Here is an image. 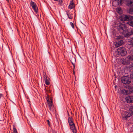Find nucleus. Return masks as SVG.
<instances>
[{
  "mask_svg": "<svg viewBox=\"0 0 133 133\" xmlns=\"http://www.w3.org/2000/svg\"><path fill=\"white\" fill-rule=\"evenodd\" d=\"M131 113H129L126 111H123L122 113V118L125 120H127V118L130 117L131 115H133V106L131 107L130 109Z\"/></svg>",
  "mask_w": 133,
  "mask_h": 133,
  "instance_id": "f257e3e1",
  "label": "nucleus"
},
{
  "mask_svg": "<svg viewBox=\"0 0 133 133\" xmlns=\"http://www.w3.org/2000/svg\"><path fill=\"white\" fill-rule=\"evenodd\" d=\"M118 55L121 56H125L127 53V52L125 48L119 47L117 49Z\"/></svg>",
  "mask_w": 133,
  "mask_h": 133,
  "instance_id": "f03ea898",
  "label": "nucleus"
},
{
  "mask_svg": "<svg viewBox=\"0 0 133 133\" xmlns=\"http://www.w3.org/2000/svg\"><path fill=\"white\" fill-rule=\"evenodd\" d=\"M121 81L123 83L125 84H129L130 82L129 77L126 76H124L122 78Z\"/></svg>",
  "mask_w": 133,
  "mask_h": 133,
  "instance_id": "7ed1b4c3",
  "label": "nucleus"
},
{
  "mask_svg": "<svg viewBox=\"0 0 133 133\" xmlns=\"http://www.w3.org/2000/svg\"><path fill=\"white\" fill-rule=\"evenodd\" d=\"M30 5L32 7L33 9L36 12H37L38 11V7L36 5V3L33 2L31 1L30 3Z\"/></svg>",
  "mask_w": 133,
  "mask_h": 133,
  "instance_id": "20e7f679",
  "label": "nucleus"
},
{
  "mask_svg": "<svg viewBox=\"0 0 133 133\" xmlns=\"http://www.w3.org/2000/svg\"><path fill=\"white\" fill-rule=\"evenodd\" d=\"M125 30V26L124 24H120L118 28V30L121 33H123Z\"/></svg>",
  "mask_w": 133,
  "mask_h": 133,
  "instance_id": "39448f33",
  "label": "nucleus"
},
{
  "mask_svg": "<svg viewBox=\"0 0 133 133\" xmlns=\"http://www.w3.org/2000/svg\"><path fill=\"white\" fill-rule=\"evenodd\" d=\"M125 4L129 7L133 6V0H126Z\"/></svg>",
  "mask_w": 133,
  "mask_h": 133,
  "instance_id": "423d86ee",
  "label": "nucleus"
},
{
  "mask_svg": "<svg viewBox=\"0 0 133 133\" xmlns=\"http://www.w3.org/2000/svg\"><path fill=\"white\" fill-rule=\"evenodd\" d=\"M125 100L128 103H132L133 102V96H128L125 98Z\"/></svg>",
  "mask_w": 133,
  "mask_h": 133,
  "instance_id": "0eeeda50",
  "label": "nucleus"
},
{
  "mask_svg": "<svg viewBox=\"0 0 133 133\" xmlns=\"http://www.w3.org/2000/svg\"><path fill=\"white\" fill-rule=\"evenodd\" d=\"M127 16V15H125L124 16H122L121 19V20L122 21H124L131 19H130V16Z\"/></svg>",
  "mask_w": 133,
  "mask_h": 133,
  "instance_id": "6e6552de",
  "label": "nucleus"
},
{
  "mask_svg": "<svg viewBox=\"0 0 133 133\" xmlns=\"http://www.w3.org/2000/svg\"><path fill=\"white\" fill-rule=\"evenodd\" d=\"M48 104V105L49 107V110L51 111H53V109L52 108L53 107V104L52 102H49Z\"/></svg>",
  "mask_w": 133,
  "mask_h": 133,
  "instance_id": "1a4fd4ad",
  "label": "nucleus"
},
{
  "mask_svg": "<svg viewBox=\"0 0 133 133\" xmlns=\"http://www.w3.org/2000/svg\"><path fill=\"white\" fill-rule=\"evenodd\" d=\"M70 129L72 130L73 133H76L77 130L76 129L75 124L71 125H70Z\"/></svg>",
  "mask_w": 133,
  "mask_h": 133,
  "instance_id": "9d476101",
  "label": "nucleus"
},
{
  "mask_svg": "<svg viewBox=\"0 0 133 133\" xmlns=\"http://www.w3.org/2000/svg\"><path fill=\"white\" fill-rule=\"evenodd\" d=\"M124 42L122 40H121L117 42L115 44V46L116 47H118L121 45L124 44Z\"/></svg>",
  "mask_w": 133,
  "mask_h": 133,
  "instance_id": "9b49d317",
  "label": "nucleus"
},
{
  "mask_svg": "<svg viewBox=\"0 0 133 133\" xmlns=\"http://www.w3.org/2000/svg\"><path fill=\"white\" fill-rule=\"evenodd\" d=\"M125 70L127 71V72H130L132 69V66L130 65H128L126 66L125 67Z\"/></svg>",
  "mask_w": 133,
  "mask_h": 133,
  "instance_id": "f8f14e48",
  "label": "nucleus"
},
{
  "mask_svg": "<svg viewBox=\"0 0 133 133\" xmlns=\"http://www.w3.org/2000/svg\"><path fill=\"white\" fill-rule=\"evenodd\" d=\"M121 93L124 95H128L129 93V90L123 89L121 90Z\"/></svg>",
  "mask_w": 133,
  "mask_h": 133,
  "instance_id": "ddd939ff",
  "label": "nucleus"
},
{
  "mask_svg": "<svg viewBox=\"0 0 133 133\" xmlns=\"http://www.w3.org/2000/svg\"><path fill=\"white\" fill-rule=\"evenodd\" d=\"M68 122L69 125L74 124L73 122V118L71 117H69L68 119Z\"/></svg>",
  "mask_w": 133,
  "mask_h": 133,
  "instance_id": "4468645a",
  "label": "nucleus"
},
{
  "mask_svg": "<svg viewBox=\"0 0 133 133\" xmlns=\"http://www.w3.org/2000/svg\"><path fill=\"white\" fill-rule=\"evenodd\" d=\"M75 6L74 4L72 1H71L69 5L68 8L69 9H71Z\"/></svg>",
  "mask_w": 133,
  "mask_h": 133,
  "instance_id": "2eb2a0df",
  "label": "nucleus"
},
{
  "mask_svg": "<svg viewBox=\"0 0 133 133\" xmlns=\"http://www.w3.org/2000/svg\"><path fill=\"white\" fill-rule=\"evenodd\" d=\"M127 58L129 61H133V55H128Z\"/></svg>",
  "mask_w": 133,
  "mask_h": 133,
  "instance_id": "dca6fc26",
  "label": "nucleus"
},
{
  "mask_svg": "<svg viewBox=\"0 0 133 133\" xmlns=\"http://www.w3.org/2000/svg\"><path fill=\"white\" fill-rule=\"evenodd\" d=\"M44 79L45 84L47 85H49L50 84V82L49 81V78H48L47 77H45Z\"/></svg>",
  "mask_w": 133,
  "mask_h": 133,
  "instance_id": "f3484780",
  "label": "nucleus"
},
{
  "mask_svg": "<svg viewBox=\"0 0 133 133\" xmlns=\"http://www.w3.org/2000/svg\"><path fill=\"white\" fill-rule=\"evenodd\" d=\"M118 3V4L120 5L122 4L123 3V0H116V1Z\"/></svg>",
  "mask_w": 133,
  "mask_h": 133,
  "instance_id": "a211bd4d",
  "label": "nucleus"
},
{
  "mask_svg": "<svg viewBox=\"0 0 133 133\" xmlns=\"http://www.w3.org/2000/svg\"><path fill=\"white\" fill-rule=\"evenodd\" d=\"M127 23L133 27V20L128 21L127 22Z\"/></svg>",
  "mask_w": 133,
  "mask_h": 133,
  "instance_id": "6ab92c4d",
  "label": "nucleus"
},
{
  "mask_svg": "<svg viewBox=\"0 0 133 133\" xmlns=\"http://www.w3.org/2000/svg\"><path fill=\"white\" fill-rule=\"evenodd\" d=\"M67 15L68 18L70 19H72V15L71 14L69 13H67Z\"/></svg>",
  "mask_w": 133,
  "mask_h": 133,
  "instance_id": "aec40b11",
  "label": "nucleus"
},
{
  "mask_svg": "<svg viewBox=\"0 0 133 133\" xmlns=\"http://www.w3.org/2000/svg\"><path fill=\"white\" fill-rule=\"evenodd\" d=\"M58 4L60 6H62L63 5V0H58Z\"/></svg>",
  "mask_w": 133,
  "mask_h": 133,
  "instance_id": "412c9836",
  "label": "nucleus"
},
{
  "mask_svg": "<svg viewBox=\"0 0 133 133\" xmlns=\"http://www.w3.org/2000/svg\"><path fill=\"white\" fill-rule=\"evenodd\" d=\"M129 12L130 14H133V8L130 9Z\"/></svg>",
  "mask_w": 133,
  "mask_h": 133,
  "instance_id": "4be33fe9",
  "label": "nucleus"
},
{
  "mask_svg": "<svg viewBox=\"0 0 133 133\" xmlns=\"http://www.w3.org/2000/svg\"><path fill=\"white\" fill-rule=\"evenodd\" d=\"M121 9L120 8H118L116 9V11L119 14H120L121 13Z\"/></svg>",
  "mask_w": 133,
  "mask_h": 133,
  "instance_id": "5701e85b",
  "label": "nucleus"
},
{
  "mask_svg": "<svg viewBox=\"0 0 133 133\" xmlns=\"http://www.w3.org/2000/svg\"><path fill=\"white\" fill-rule=\"evenodd\" d=\"M123 38V37L122 36H119L117 37V39H122Z\"/></svg>",
  "mask_w": 133,
  "mask_h": 133,
  "instance_id": "b1692460",
  "label": "nucleus"
},
{
  "mask_svg": "<svg viewBox=\"0 0 133 133\" xmlns=\"http://www.w3.org/2000/svg\"><path fill=\"white\" fill-rule=\"evenodd\" d=\"M130 76L131 78L133 79V71L130 73Z\"/></svg>",
  "mask_w": 133,
  "mask_h": 133,
  "instance_id": "393cba45",
  "label": "nucleus"
},
{
  "mask_svg": "<svg viewBox=\"0 0 133 133\" xmlns=\"http://www.w3.org/2000/svg\"><path fill=\"white\" fill-rule=\"evenodd\" d=\"M13 130L14 133H17L16 129L14 127Z\"/></svg>",
  "mask_w": 133,
  "mask_h": 133,
  "instance_id": "a878e982",
  "label": "nucleus"
},
{
  "mask_svg": "<svg viewBox=\"0 0 133 133\" xmlns=\"http://www.w3.org/2000/svg\"><path fill=\"white\" fill-rule=\"evenodd\" d=\"M130 34L129 33H127L125 35V37H129L130 36Z\"/></svg>",
  "mask_w": 133,
  "mask_h": 133,
  "instance_id": "bb28decb",
  "label": "nucleus"
},
{
  "mask_svg": "<svg viewBox=\"0 0 133 133\" xmlns=\"http://www.w3.org/2000/svg\"><path fill=\"white\" fill-rule=\"evenodd\" d=\"M70 24L72 28H74V25L73 23H72L71 22H70Z\"/></svg>",
  "mask_w": 133,
  "mask_h": 133,
  "instance_id": "cd10ccee",
  "label": "nucleus"
},
{
  "mask_svg": "<svg viewBox=\"0 0 133 133\" xmlns=\"http://www.w3.org/2000/svg\"><path fill=\"white\" fill-rule=\"evenodd\" d=\"M43 76L44 78L45 77H47L46 76V74L45 73H43Z\"/></svg>",
  "mask_w": 133,
  "mask_h": 133,
  "instance_id": "c85d7f7f",
  "label": "nucleus"
},
{
  "mask_svg": "<svg viewBox=\"0 0 133 133\" xmlns=\"http://www.w3.org/2000/svg\"><path fill=\"white\" fill-rule=\"evenodd\" d=\"M46 100H47V101L48 103L49 102H52L51 101H49V99H48V97L46 98Z\"/></svg>",
  "mask_w": 133,
  "mask_h": 133,
  "instance_id": "c756f323",
  "label": "nucleus"
},
{
  "mask_svg": "<svg viewBox=\"0 0 133 133\" xmlns=\"http://www.w3.org/2000/svg\"><path fill=\"white\" fill-rule=\"evenodd\" d=\"M47 122H48V123L49 126V127L50 126V121H49V120H47Z\"/></svg>",
  "mask_w": 133,
  "mask_h": 133,
  "instance_id": "7c9ffc66",
  "label": "nucleus"
},
{
  "mask_svg": "<svg viewBox=\"0 0 133 133\" xmlns=\"http://www.w3.org/2000/svg\"><path fill=\"white\" fill-rule=\"evenodd\" d=\"M131 33L130 35H133V30H132L131 31Z\"/></svg>",
  "mask_w": 133,
  "mask_h": 133,
  "instance_id": "2f4dec72",
  "label": "nucleus"
},
{
  "mask_svg": "<svg viewBox=\"0 0 133 133\" xmlns=\"http://www.w3.org/2000/svg\"><path fill=\"white\" fill-rule=\"evenodd\" d=\"M2 96H3L2 94L0 93V98Z\"/></svg>",
  "mask_w": 133,
  "mask_h": 133,
  "instance_id": "473e14b6",
  "label": "nucleus"
},
{
  "mask_svg": "<svg viewBox=\"0 0 133 133\" xmlns=\"http://www.w3.org/2000/svg\"><path fill=\"white\" fill-rule=\"evenodd\" d=\"M130 19H133V16H130Z\"/></svg>",
  "mask_w": 133,
  "mask_h": 133,
  "instance_id": "72a5a7b5",
  "label": "nucleus"
},
{
  "mask_svg": "<svg viewBox=\"0 0 133 133\" xmlns=\"http://www.w3.org/2000/svg\"><path fill=\"white\" fill-rule=\"evenodd\" d=\"M52 133H57L55 131H53Z\"/></svg>",
  "mask_w": 133,
  "mask_h": 133,
  "instance_id": "f704fd0d",
  "label": "nucleus"
},
{
  "mask_svg": "<svg viewBox=\"0 0 133 133\" xmlns=\"http://www.w3.org/2000/svg\"><path fill=\"white\" fill-rule=\"evenodd\" d=\"M123 64H126V62L125 63H124V62H123V63H122Z\"/></svg>",
  "mask_w": 133,
  "mask_h": 133,
  "instance_id": "c9c22d12",
  "label": "nucleus"
},
{
  "mask_svg": "<svg viewBox=\"0 0 133 133\" xmlns=\"http://www.w3.org/2000/svg\"><path fill=\"white\" fill-rule=\"evenodd\" d=\"M54 1H58V0H54Z\"/></svg>",
  "mask_w": 133,
  "mask_h": 133,
  "instance_id": "e433bc0d",
  "label": "nucleus"
},
{
  "mask_svg": "<svg viewBox=\"0 0 133 133\" xmlns=\"http://www.w3.org/2000/svg\"><path fill=\"white\" fill-rule=\"evenodd\" d=\"M8 2L9 1V0H6Z\"/></svg>",
  "mask_w": 133,
  "mask_h": 133,
  "instance_id": "4c0bfd02",
  "label": "nucleus"
},
{
  "mask_svg": "<svg viewBox=\"0 0 133 133\" xmlns=\"http://www.w3.org/2000/svg\"><path fill=\"white\" fill-rule=\"evenodd\" d=\"M132 66L133 67V63H132Z\"/></svg>",
  "mask_w": 133,
  "mask_h": 133,
  "instance_id": "58836bf2",
  "label": "nucleus"
},
{
  "mask_svg": "<svg viewBox=\"0 0 133 133\" xmlns=\"http://www.w3.org/2000/svg\"><path fill=\"white\" fill-rule=\"evenodd\" d=\"M132 39L133 40V37L132 38Z\"/></svg>",
  "mask_w": 133,
  "mask_h": 133,
  "instance_id": "ea45409f",
  "label": "nucleus"
},
{
  "mask_svg": "<svg viewBox=\"0 0 133 133\" xmlns=\"http://www.w3.org/2000/svg\"><path fill=\"white\" fill-rule=\"evenodd\" d=\"M74 67H75V66H74Z\"/></svg>",
  "mask_w": 133,
  "mask_h": 133,
  "instance_id": "a19ab883",
  "label": "nucleus"
}]
</instances>
